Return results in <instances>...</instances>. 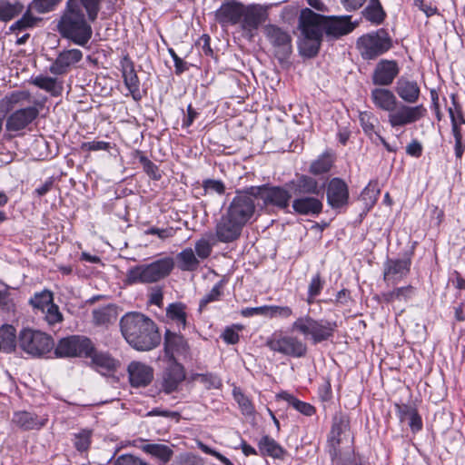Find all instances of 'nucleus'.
<instances>
[{
  "instance_id": "obj_1",
  "label": "nucleus",
  "mask_w": 465,
  "mask_h": 465,
  "mask_svg": "<svg viewBox=\"0 0 465 465\" xmlns=\"http://www.w3.org/2000/svg\"><path fill=\"white\" fill-rule=\"evenodd\" d=\"M101 3L102 0H67L57 25L61 35L76 45H86L93 34L89 22L96 20Z\"/></svg>"
},
{
  "instance_id": "obj_2",
  "label": "nucleus",
  "mask_w": 465,
  "mask_h": 465,
  "mask_svg": "<svg viewBox=\"0 0 465 465\" xmlns=\"http://www.w3.org/2000/svg\"><path fill=\"white\" fill-rule=\"evenodd\" d=\"M121 332L126 341L138 351H150L161 342V335L154 322L146 315L131 312L120 321Z\"/></svg>"
},
{
  "instance_id": "obj_3",
  "label": "nucleus",
  "mask_w": 465,
  "mask_h": 465,
  "mask_svg": "<svg viewBox=\"0 0 465 465\" xmlns=\"http://www.w3.org/2000/svg\"><path fill=\"white\" fill-rule=\"evenodd\" d=\"M215 20L222 26L241 25L252 32L256 30L268 17L267 7L259 4L244 5L237 0H227L215 11Z\"/></svg>"
},
{
  "instance_id": "obj_4",
  "label": "nucleus",
  "mask_w": 465,
  "mask_h": 465,
  "mask_svg": "<svg viewBox=\"0 0 465 465\" xmlns=\"http://www.w3.org/2000/svg\"><path fill=\"white\" fill-rule=\"evenodd\" d=\"M174 268L172 257H163L150 263L140 264L130 268L126 272V282L153 283L170 275Z\"/></svg>"
},
{
  "instance_id": "obj_5",
  "label": "nucleus",
  "mask_w": 465,
  "mask_h": 465,
  "mask_svg": "<svg viewBox=\"0 0 465 465\" xmlns=\"http://www.w3.org/2000/svg\"><path fill=\"white\" fill-rule=\"evenodd\" d=\"M333 322L316 320L309 315L297 318L292 324V330L310 338L313 343L329 340L336 329Z\"/></svg>"
},
{
  "instance_id": "obj_6",
  "label": "nucleus",
  "mask_w": 465,
  "mask_h": 465,
  "mask_svg": "<svg viewBox=\"0 0 465 465\" xmlns=\"http://www.w3.org/2000/svg\"><path fill=\"white\" fill-rule=\"evenodd\" d=\"M357 45L364 59H373L391 47V40L386 31L380 29L360 37Z\"/></svg>"
},
{
  "instance_id": "obj_7",
  "label": "nucleus",
  "mask_w": 465,
  "mask_h": 465,
  "mask_svg": "<svg viewBox=\"0 0 465 465\" xmlns=\"http://www.w3.org/2000/svg\"><path fill=\"white\" fill-rule=\"evenodd\" d=\"M254 196L249 193V187L237 192L228 205L225 213L245 226L255 213Z\"/></svg>"
},
{
  "instance_id": "obj_8",
  "label": "nucleus",
  "mask_w": 465,
  "mask_h": 465,
  "mask_svg": "<svg viewBox=\"0 0 465 465\" xmlns=\"http://www.w3.org/2000/svg\"><path fill=\"white\" fill-rule=\"evenodd\" d=\"M19 345L28 354L42 356L52 350L54 342L49 335L42 331L25 329L20 332Z\"/></svg>"
},
{
  "instance_id": "obj_9",
  "label": "nucleus",
  "mask_w": 465,
  "mask_h": 465,
  "mask_svg": "<svg viewBox=\"0 0 465 465\" xmlns=\"http://www.w3.org/2000/svg\"><path fill=\"white\" fill-rule=\"evenodd\" d=\"M427 114L423 104L410 105L398 102V105L388 114V122L391 128H398L412 124Z\"/></svg>"
},
{
  "instance_id": "obj_10",
  "label": "nucleus",
  "mask_w": 465,
  "mask_h": 465,
  "mask_svg": "<svg viewBox=\"0 0 465 465\" xmlns=\"http://www.w3.org/2000/svg\"><path fill=\"white\" fill-rule=\"evenodd\" d=\"M249 193L254 197L262 200L265 205H272L281 210H285L289 207L292 198L291 193L281 186H251Z\"/></svg>"
},
{
  "instance_id": "obj_11",
  "label": "nucleus",
  "mask_w": 465,
  "mask_h": 465,
  "mask_svg": "<svg viewBox=\"0 0 465 465\" xmlns=\"http://www.w3.org/2000/svg\"><path fill=\"white\" fill-rule=\"evenodd\" d=\"M93 348L92 341L80 335H72L63 338L55 347V354L58 357H84Z\"/></svg>"
},
{
  "instance_id": "obj_12",
  "label": "nucleus",
  "mask_w": 465,
  "mask_h": 465,
  "mask_svg": "<svg viewBox=\"0 0 465 465\" xmlns=\"http://www.w3.org/2000/svg\"><path fill=\"white\" fill-rule=\"evenodd\" d=\"M270 350L292 357L305 355L307 347L300 339L293 336L273 335L266 341Z\"/></svg>"
},
{
  "instance_id": "obj_13",
  "label": "nucleus",
  "mask_w": 465,
  "mask_h": 465,
  "mask_svg": "<svg viewBox=\"0 0 465 465\" xmlns=\"http://www.w3.org/2000/svg\"><path fill=\"white\" fill-rule=\"evenodd\" d=\"M35 310L43 314L44 319L50 325L62 322L63 316L57 305L54 303L53 293L50 291L37 292L30 299Z\"/></svg>"
},
{
  "instance_id": "obj_14",
  "label": "nucleus",
  "mask_w": 465,
  "mask_h": 465,
  "mask_svg": "<svg viewBox=\"0 0 465 465\" xmlns=\"http://www.w3.org/2000/svg\"><path fill=\"white\" fill-rule=\"evenodd\" d=\"M243 227L224 213L215 224V238L223 243L233 242L241 237Z\"/></svg>"
},
{
  "instance_id": "obj_15",
  "label": "nucleus",
  "mask_w": 465,
  "mask_h": 465,
  "mask_svg": "<svg viewBox=\"0 0 465 465\" xmlns=\"http://www.w3.org/2000/svg\"><path fill=\"white\" fill-rule=\"evenodd\" d=\"M60 2L61 0H33L29 5L28 10L21 19L11 26V30H21L34 26L37 19L31 15V10H35L39 14L48 13L54 10Z\"/></svg>"
},
{
  "instance_id": "obj_16",
  "label": "nucleus",
  "mask_w": 465,
  "mask_h": 465,
  "mask_svg": "<svg viewBox=\"0 0 465 465\" xmlns=\"http://www.w3.org/2000/svg\"><path fill=\"white\" fill-rule=\"evenodd\" d=\"M323 24L324 15L316 14L309 8L302 11L300 27L303 36L322 39L324 33Z\"/></svg>"
},
{
  "instance_id": "obj_17",
  "label": "nucleus",
  "mask_w": 465,
  "mask_h": 465,
  "mask_svg": "<svg viewBox=\"0 0 465 465\" xmlns=\"http://www.w3.org/2000/svg\"><path fill=\"white\" fill-rule=\"evenodd\" d=\"M184 379L185 372L183 365L173 361L163 372L160 381L161 389L166 394H170L178 390Z\"/></svg>"
},
{
  "instance_id": "obj_18",
  "label": "nucleus",
  "mask_w": 465,
  "mask_h": 465,
  "mask_svg": "<svg viewBox=\"0 0 465 465\" xmlns=\"http://www.w3.org/2000/svg\"><path fill=\"white\" fill-rule=\"evenodd\" d=\"M35 106H27L15 110L8 115L5 128L8 132H18L26 128L38 115Z\"/></svg>"
},
{
  "instance_id": "obj_19",
  "label": "nucleus",
  "mask_w": 465,
  "mask_h": 465,
  "mask_svg": "<svg viewBox=\"0 0 465 465\" xmlns=\"http://www.w3.org/2000/svg\"><path fill=\"white\" fill-rule=\"evenodd\" d=\"M324 34L330 39H336L351 33L354 25L350 15L324 16Z\"/></svg>"
},
{
  "instance_id": "obj_20",
  "label": "nucleus",
  "mask_w": 465,
  "mask_h": 465,
  "mask_svg": "<svg viewBox=\"0 0 465 465\" xmlns=\"http://www.w3.org/2000/svg\"><path fill=\"white\" fill-rule=\"evenodd\" d=\"M83 53L79 49H68L59 53L55 60L50 65L53 74L61 75L66 74L72 66L80 62Z\"/></svg>"
},
{
  "instance_id": "obj_21",
  "label": "nucleus",
  "mask_w": 465,
  "mask_h": 465,
  "mask_svg": "<svg viewBox=\"0 0 465 465\" xmlns=\"http://www.w3.org/2000/svg\"><path fill=\"white\" fill-rule=\"evenodd\" d=\"M349 199L348 186L340 178H332L327 186V202L332 208H341L347 204Z\"/></svg>"
},
{
  "instance_id": "obj_22",
  "label": "nucleus",
  "mask_w": 465,
  "mask_h": 465,
  "mask_svg": "<svg viewBox=\"0 0 465 465\" xmlns=\"http://www.w3.org/2000/svg\"><path fill=\"white\" fill-rule=\"evenodd\" d=\"M399 74V67L395 61L381 60L372 74V83L376 85H390Z\"/></svg>"
},
{
  "instance_id": "obj_23",
  "label": "nucleus",
  "mask_w": 465,
  "mask_h": 465,
  "mask_svg": "<svg viewBox=\"0 0 465 465\" xmlns=\"http://www.w3.org/2000/svg\"><path fill=\"white\" fill-rule=\"evenodd\" d=\"M121 70L126 88L131 93L134 100H139L140 81L134 70V64L128 55H124L121 60Z\"/></svg>"
},
{
  "instance_id": "obj_24",
  "label": "nucleus",
  "mask_w": 465,
  "mask_h": 465,
  "mask_svg": "<svg viewBox=\"0 0 465 465\" xmlns=\"http://www.w3.org/2000/svg\"><path fill=\"white\" fill-rule=\"evenodd\" d=\"M411 259L389 260L385 263L383 279L390 284H395L410 272Z\"/></svg>"
},
{
  "instance_id": "obj_25",
  "label": "nucleus",
  "mask_w": 465,
  "mask_h": 465,
  "mask_svg": "<svg viewBox=\"0 0 465 465\" xmlns=\"http://www.w3.org/2000/svg\"><path fill=\"white\" fill-rule=\"evenodd\" d=\"M128 373L133 387H145L153 378V370L139 361H133L129 364Z\"/></svg>"
},
{
  "instance_id": "obj_26",
  "label": "nucleus",
  "mask_w": 465,
  "mask_h": 465,
  "mask_svg": "<svg viewBox=\"0 0 465 465\" xmlns=\"http://www.w3.org/2000/svg\"><path fill=\"white\" fill-rule=\"evenodd\" d=\"M395 92L405 104H416L420 96V88L418 83L405 77L398 79Z\"/></svg>"
},
{
  "instance_id": "obj_27",
  "label": "nucleus",
  "mask_w": 465,
  "mask_h": 465,
  "mask_svg": "<svg viewBox=\"0 0 465 465\" xmlns=\"http://www.w3.org/2000/svg\"><path fill=\"white\" fill-rule=\"evenodd\" d=\"M265 35L270 43L276 48L278 53L285 55L291 52L292 38L291 35L276 25H267L265 27Z\"/></svg>"
},
{
  "instance_id": "obj_28",
  "label": "nucleus",
  "mask_w": 465,
  "mask_h": 465,
  "mask_svg": "<svg viewBox=\"0 0 465 465\" xmlns=\"http://www.w3.org/2000/svg\"><path fill=\"white\" fill-rule=\"evenodd\" d=\"M371 100L376 108L389 114L398 105V98L392 91L377 87L371 92Z\"/></svg>"
},
{
  "instance_id": "obj_29",
  "label": "nucleus",
  "mask_w": 465,
  "mask_h": 465,
  "mask_svg": "<svg viewBox=\"0 0 465 465\" xmlns=\"http://www.w3.org/2000/svg\"><path fill=\"white\" fill-rule=\"evenodd\" d=\"M188 350V344L183 336L166 331L164 337V352L172 362L175 354H184Z\"/></svg>"
},
{
  "instance_id": "obj_30",
  "label": "nucleus",
  "mask_w": 465,
  "mask_h": 465,
  "mask_svg": "<svg viewBox=\"0 0 465 465\" xmlns=\"http://www.w3.org/2000/svg\"><path fill=\"white\" fill-rule=\"evenodd\" d=\"M12 421L24 430H40L47 422V417L37 416L28 411H16Z\"/></svg>"
},
{
  "instance_id": "obj_31",
  "label": "nucleus",
  "mask_w": 465,
  "mask_h": 465,
  "mask_svg": "<svg viewBox=\"0 0 465 465\" xmlns=\"http://www.w3.org/2000/svg\"><path fill=\"white\" fill-rule=\"evenodd\" d=\"M84 357L89 358L90 365L100 372L111 371L117 367V361L108 353L97 351L94 344L92 351L87 352Z\"/></svg>"
},
{
  "instance_id": "obj_32",
  "label": "nucleus",
  "mask_w": 465,
  "mask_h": 465,
  "mask_svg": "<svg viewBox=\"0 0 465 465\" xmlns=\"http://www.w3.org/2000/svg\"><path fill=\"white\" fill-rule=\"evenodd\" d=\"M322 207V201L312 196H302L292 201L293 211L301 215H318Z\"/></svg>"
},
{
  "instance_id": "obj_33",
  "label": "nucleus",
  "mask_w": 465,
  "mask_h": 465,
  "mask_svg": "<svg viewBox=\"0 0 465 465\" xmlns=\"http://www.w3.org/2000/svg\"><path fill=\"white\" fill-rule=\"evenodd\" d=\"M259 452L262 456L283 459L286 451L273 439L265 435L258 442Z\"/></svg>"
},
{
  "instance_id": "obj_34",
  "label": "nucleus",
  "mask_w": 465,
  "mask_h": 465,
  "mask_svg": "<svg viewBox=\"0 0 465 465\" xmlns=\"http://www.w3.org/2000/svg\"><path fill=\"white\" fill-rule=\"evenodd\" d=\"M359 119L365 134L368 135L373 143H376L374 137L376 138L377 134H380L378 131V118L372 113L365 111L360 113Z\"/></svg>"
},
{
  "instance_id": "obj_35",
  "label": "nucleus",
  "mask_w": 465,
  "mask_h": 465,
  "mask_svg": "<svg viewBox=\"0 0 465 465\" xmlns=\"http://www.w3.org/2000/svg\"><path fill=\"white\" fill-rule=\"evenodd\" d=\"M16 345V331L12 325L0 327V351L12 352Z\"/></svg>"
},
{
  "instance_id": "obj_36",
  "label": "nucleus",
  "mask_w": 465,
  "mask_h": 465,
  "mask_svg": "<svg viewBox=\"0 0 465 465\" xmlns=\"http://www.w3.org/2000/svg\"><path fill=\"white\" fill-rule=\"evenodd\" d=\"M334 154L331 152H325L314 160L310 165V173L319 175L329 172L334 162Z\"/></svg>"
},
{
  "instance_id": "obj_37",
  "label": "nucleus",
  "mask_w": 465,
  "mask_h": 465,
  "mask_svg": "<svg viewBox=\"0 0 465 465\" xmlns=\"http://www.w3.org/2000/svg\"><path fill=\"white\" fill-rule=\"evenodd\" d=\"M178 266L182 271L193 272L197 270L200 262L193 249L186 248L177 255Z\"/></svg>"
},
{
  "instance_id": "obj_38",
  "label": "nucleus",
  "mask_w": 465,
  "mask_h": 465,
  "mask_svg": "<svg viewBox=\"0 0 465 465\" xmlns=\"http://www.w3.org/2000/svg\"><path fill=\"white\" fill-rule=\"evenodd\" d=\"M143 450L152 455L153 457H155L163 463L168 462L173 455V450L169 446L164 444H146L143 446Z\"/></svg>"
},
{
  "instance_id": "obj_39",
  "label": "nucleus",
  "mask_w": 465,
  "mask_h": 465,
  "mask_svg": "<svg viewBox=\"0 0 465 465\" xmlns=\"http://www.w3.org/2000/svg\"><path fill=\"white\" fill-rule=\"evenodd\" d=\"M295 191L299 194H319L321 187L316 179L302 175L296 182Z\"/></svg>"
},
{
  "instance_id": "obj_40",
  "label": "nucleus",
  "mask_w": 465,
  "mask_h": 465,
  "mask_svg": "<svg viewBox=\"0 0 465 465\" xmlns=\"http://www.w3.org/2000/svg\"><path fill=\"white\" fill-rule=\"evenodd\" d=\"M414 292L412 286L408 285L404 287L396 288L391 292L382 293V299L388 303H392L396 301L406 302L408 301Z\"/></svg>"
},
{
  "instance_id": "obj_41",
  "label": "nucleus",
  "mask_w": 465,
  "mask_h": 465,
  "mask_svg": "<svg viewBox=\"0 0 465 465\" xmlns=\"http://www.w3.org/2000/svg\"><path fill=\"white\" fill-rule=\"evenodd\" d=\"M279 397L287 401L296 411L306 416H312L315 412V409L312 405L299 401L298 399H296L294 396L288 392H282L279 394Z\"/></svg>"
},
{
  "instance_id": "obj_42",
  "label": "nucleus",
  "mask_w": 465,
  "mask_h": 465,
  "mask_svg": "<svg viewBox=\"0 0 465 465\" xmlns=\"http://www.w3.org/2000/svg\"><path fill=\"white\" fill-rule=\"evenodd\" d=\"M364 16L367 20L377 25L383 21L385 13L379 0H370L368 6L364 9Z\"/></svg>"
},
{
  "instance_id": "obj_43",
  "label": "nucleus",
  "mask_w": 465,
  "mask_h": 465,
  "mask_svg": "<svg viewBox=\"0 0 465 465\" xmlns=\"http://www.w3.org/2000/svg\"><path fill=\"white\" fill-rule=\"evenodd\" d=\"M166 316L175 322L178 325L185 327L186 312L185 306L181 302H173L166 308Z\"/></svg>"
},
{
  "instance_id": "obj_44",
  "label": "nucleus",
  "mask_w": 465,
  "mask_h": 465,
  "mask_svg": "<svg viewBox=\"0 0 465 465\" xmlns=\"http://www.w3.org/2000/svg\"><path fill=\"white\" fill-rule=\"evenodd\" d=\"M23 11V5L18 3H10L0 0V20L9 21Z\"/></svg>"
},
{
  "instance_id": "obj_45",
  "label": "nucleus",
  "mask_w": 465,
  "mask_h": 465,
  "mask_svg": "<svg viewBox=\"0 0 465 465\" xmlns=\"http://www.w3.org/2000/svg\"><path fill=\"white\" fill-rule=\"evenodd\" d=\"M322 39L313 38L312 36H303V39L300 43V51L302 55L307 57H312L317 54Z\"/></svg>"
},
{
  "instance_id": "obj_46",
  "label": "nucleus",
  "mask_w": 465,
  "mask_h": 465,
  "mask_svg": "<svg viewBox=\"0 0 465 465\" xmlns=\"http://www.w3.org/2000/svg\"><path fill=\"white\" fill-rule=\"evenodd\" d=\"M114 320V312L111 308L103 307L93 312V321L96 325H106Z\"/></svg>"
},
{
  "instance_id": "obj_47",
  "label": "nucleus",
  "mask_w": 465,
  "mask_h": 465,
  "mask_svg": "<svg viewBox=\"0 0 465 465\" xmlns=\"http://www.w3.org/2000/svg\"><path fill=\"white\" fill-rule=\"evenodd\" d=\"M30 94L27 91H17L5 96V103L7 110H12L15 105L24 104L25 102H29Z\"/></svg>"
},
{
  "instance_id": "obj_48",
  "label": "nucleus",
  "mask_w": 465,
  "mask_h": 465,
  "mask_svg": "<svg viewBox=\"0 0 465 465\" xmlns=\"http://www.w3.org/2000/svg\"><path fill=\"white\" fill-rule=\"evenodd\" d=\"M223 287V282H217L213 287V289L210 291V292H208L206 295H204L201 299L200 303H199V311L200 312H202L207 306L208 303L219 300V298L222 295Z\"/></svg>"
},
{
  "instance_id": "obj_49",
  "label": "nucleus",
  "mask_w": 465,
  "mask_h": 465,
  "mask_svg": "<svg viewBox=\"0 0 465 465\" xmlns=\"http://www.w3.org/2000/svg\"><path fill=\"white\" fill-rule=\"evenodd\" d=\"M92 430H82L74 434V444L79 451H85L88 450L91 443Z\"/></svg>"
},
{
  "instance_id": "obj_50",
  "label": "nucleus",
  "mask_w": 465,
  "mask_h": 465,
  "mask_svg": "<svg viewBox=\"0 0 465 465\" xmlns=\"http://www.w3.org/2000/svg\"><path fill=\"white\" fill-rule=\"evenodd\" d=\"M293 314L292 309L289 306L268 305L267 317L289 319Z\"/></svg>"
},
{
  "instance_id": "obj_51",
  "label": "nucleus",
  "mask_w": 465,
  "mask_h": 465,
  "mask_svg": "<svg viewBox=\"0 0 465 465\" xmlns=\"http://www.w3.org/2000/svg\"><path fill=\"white\" fill-rule=\"evenodd\" d=\"M34 84L37 87L50 93H56L57 83L56 79L48 76H38L33 81Z\"/></svg>"
},
{
  "instance_id": "obj_52",
  "label": "nucleus",
  "mask_w": 465,
  "mask_h": 465,
  "mask_svg": "<svg viewBox=\"0 0 465 465\" xmlns=\"http://www.w3.org/2000/svg\"><path fill=\"white\" fill-rule=\"evenodd\" d=\"M323 283L319 273L312 277L308 288V303H312L314 298L321 292Z\"/></svg>"
},
{
  "instance_id": "obj_53",
  "label": "nucleus",
  "mask_w": 465,
  "mask_h": 465,
  "mask_svg": "<svg viewBox=\"0 0 465 465\" xmlns=\"http://www.w3.org/2000/svg\"><path fill=\"white\" fill-rule=\"evenodd\" d=\"M177 230L173 227L158 228L151 227L145 231L147 235H157L161 240L164 241L173 238L176 234Z\"/></svg>"
},
{
  "instance_id": "obj_54",
  "label": "nucleus",
  "mask_w": 465,
  "mask_h": 465,
  "mask_svg": "<svg viewBox=\"0 0 465 465\" xmlns=\"http://www.w3.org/2000/svg\"><path fill=\"white\" fill-rule=\"evenodd\" d=\"M194 248L196 252L195 255L198 260H204L208 258L211 255L213 250L211 243L205 239H200L197 241L195 242Z\"/></svg>"
},
{
  "instance_id": "obj_55",
  "label": "nucleus",
  "mask_w": 465,
  "mask_h": 465,
  "mask_svg": "<svg viewBox=\"0 0 465 465\" xmlns=\"http://www.w3.org/2000/svg\"><path fill=\"white\" fill-rule=\"evenodd\" d=\"M331 434V435L329 439V444H330V448H331L330 453H331V459L334 460L340 454V450L338 449V447L341 443L340 429L333 427Z\"/></svg>"
},
{
  "instance_id": "obj_56",
  "label": "nucleus",
  "mask_w": 465,
  "mask_h": 465,
  "mask_svg": "<svg viewBox=\"0 0 465 465\" xmlns=\"http://www.w3.org/2000/svg\"><path fill=\"white\" fill-rule=\"evenodd\" d=\"M204 195L207 196L212 192L217 193L219 195H223L225 192V186L221 181L217 180H206L203 183Z\"/></svg>"
},
{
  "instance_id": "obj_57",
  "label": "nucleus",
  "mask_w": 465,
  "mask_h": 465,
  "mask_svg": "<svg viewBox=\"0 0 465 465\" xmlns=\"http://www.w3.org/2000/svg\"><path fill=\"white\" fill-rule=\"evenodd\" d=\"M110 143L104 141L84 142L81 144V150L84 152L90 151H107Z\"/></svg>"
},
{
  "instance_id": "obj_58",
  "label": "nucleus",
  "mask_w": 465,
  "mask_h": 465,
  "mask_svg": "<svg viewBox=\"0 0 465 465\" xmlns=\"http://www.w3.org/2000/svg\"><path fill=\"white\" fill-rule=\"evenodd\" d=\"M199 379L202 383L205 385L207 389L219 388L222 385L221 380L213 373H203L199 374Z\"/></svg>"
},
{
  "instance_id": "obj_59",
  "label": "nucleus",
  "mask_w": 465,
  "mask_h": 465,
  "mask_svg": "<svg viewBox=\"0 0 465 465\" xmlns=\"http://www.w3.org/2000/svg\"><path fill=\"white\" fill-rule=\"evenodd\" d=\"M198 446H199V448L201 449L202 451H203L206 454H209V455H212V456L215 457L216 459H218L224 465H232V463L231 462V460L228 458H226L225 456H223L220 452L213 450L209 446L203 444V442H199Z\"/></svg>"
},
{
  "instance_id": "obj_60",
  "label": "nucleus",
  "mask_w": 465,
  "mask_h": 465,
  "mask_svg": "<svg viewBox=\"0 0 465 465\" xmlns=\"http://www.w3.org/2000/svg\"><path fill=\"white\" fill-rule=\"evenodd\" d=\"M163 294L160 287H153L149 292V302L151 304L157 305L158 307L163 306Z\"/></svg>"
},
{
  "instance_id": "obj_61",
  "label": "nucleus",
  "mask_w": 465,
  "mask_h": 465,
  "mask_svg": "<svg viewBox=\"0 0 465 465\" xmlns=\"http://www.w3.org/2000/svg\"><path fill=\"white\" fill-rule=\"evenodd\" d=\"M235 399L244 414L251 415L253 413V407L247 397H245L243 394H236Z\"/></svg>"
},
{
  "instance_id": "obj_62",
  "label": "nucleus",
  "mask_w": 465,
  "mask_h": 465,
  "mask_svg": "<svg viewBox=\"0 0 465 465\" xmlns=\"http://www.w3.org/2000/svg\"><path fill=\"white\" fill-rule=\"evenodd\" d=\"M268 312V305L254 307V308H245L242 311V315L243 317H251L253 315H263L267 317Z\"/></svg>"
},
{
  "instance_id": "obj_63",
  "label": "nucleus",
  "mask_w": 465,
  "mask_h": 465,
  "mask_svg": "<svg viewBox=\"0 0 465 465\" xmlns=\"http://www.w3.org/2000/svg\"><path fill=\"white\" fill-rule=\"evenodd\" d=\"M395 406L401 421L408 420L409 416L411 415V413L416 410L412 406L407 404H396Z\"/></svg>"
},
{
  "instance_id": "obj_64",
  "label": "nucleus",
  "mask_w": 465,
  "mask_h": 465,
  "mask_svg": "<svg viewBox=\"0 0 465 465\" xmlns=\"http://www.w3.org/2000/svg\"><path fill=\"white\" fill-rule=\"evenodd\" d=\"M408 420H410L409 421V426L411 427V430L413 432L419 431V430H421V428H422V420H421V418L419 415L417 410H415V411H413L411 413V415L409 416Z\"/></svg>"
}]
</instances>
